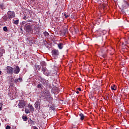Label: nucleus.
Listing matches in <instances>:
<instances>
[{"label": "nucleus", "instance_id": "1", "mask_svg": "<svg viewBox=\"0 0 129 129\" xmlns=\"http://www.w3.org/2000/svg\"><path fill=\"white\" fill-rule=\"evenodd\" d=\"M39 80L44 86H46V87H50V86H51V85L49 83L48 80H46V79L43 78H40Z\"/></svg>", "mask_w": 129, "mask_h": 129}, {"label": "nucleus", "instance_id": "2", "mask_svg": "<svg viewBox=\"0 0 129 129\" xmlns=\"http://www.w3.org/2000/svg\"><path fill=\"white\" fill-rule=\"evenodd\" d=\"M27 107H28L29 109L27 108V107L25 108V112L26 113H30L31 111V112H34L35 108H34V107H33V105L32 104H29Z\"/></svg>", "mask_w": 129, "mask_h": 129}, {"label": "nucleus", "instance_id": "3", "mask_svg": "<svg viewBox=\"0 0 129 129\" xmlns=\"http://www.w3.org/2000/svg\"><path fill=\"white\" fill-rule=\"evenodd\" d=\"M7 14L9 20H12V19L15 18V12L14 11H8Z\"/></svg>", "mask_w": 129, "mask_h": 129}, {"label": "nucleus", "instance_id": "4", "mask_svg": "<svg viewBox=\"0 0 129 129\" xmlns=\"http://www.w3.org/2000/svg\"><path fill=\"white\" fill-rule=\"evenodd\" d=\"M24 30L26 31V32L29 33L32 31V26L28 24H26L24 26Z\"/></svg>", "mask_w": 129, "mask_h": 129}, {"label": "nucleus", "instance_id": "5", "mask_svg": "<svg viewBox=\"0 0 129 129\" xmlns=\"http://www.w3.org/2000/svg\"><path fill=\"white\" fill-rule=\"evenodd\" d=\"M51 54L53 57H54V58H56L57 57V56H59V54H60V53L59 52V50L57 49H53L51 51Z\"/></svg>", "mask_w": 129, "mask_h": 129}, {"label": "nucleus", "instance_id": "6", "mask_svg": "<svg viewBox=\"0 0 129 129\" xmlns=\"http://www.w3.org/2000/svg\"><path fill=\"white\" fill-rule=\"evenodd\" d=\"M6 71L8 74H13V73H14V68L10 66H7Z\"/></svg>", "mask_w": 129, "mask_h": 129}, {"label": "nucleus", "instance_id": "7", "mask_svg": "<svg viewBox=\"0 0 129 129\" xmlns=\"http://www.w3.org/2000/svg\"><path fill=\"white\" fill-rule=\"evenodd\" d=\"M40 105H41V100H37L36 102H35L34 104L35 108L37 110H40Z\"/></svg>", "mask_w": 129, "mask_h": 129}, {"label": "nucleus", "instance_id": "8", "mask_svg": "<svg viewBox=\"0 0 129 129\" xmlns=\"http://www.w3.org/2000/svg\"><path fill=\"white\" fill-rule=\"evenodd\" d=\"M26 106V103L24 100H21L18 103V107L19 108H24Z\"/></svg>", "mask_w": 129, "mask_h": 129}, {"label": "nucleus", "instance_id": "9", "mask_svg": "<svg viewBox=\"0 0 129 129\" xmlns=\"http://www.w3.org/2000/svg\"><path fill=\"white\" fill-rule=\"evenodd\" d=\"M14 70V71H13V73H14V74H19V73L20 71V67L19 66H17Z\"/></svg>", "mask_w": 129, "mask_h": 129}, {"label": "nucleus", "instance_id": "10", "mask_svg": "<svg viewBox=\"0 0 129 129\" xmlns=\"http://www.w3.org/2000/svg\"><path fill=\"white\" fill-rule=\"evenodd\" d=\"M118 107L119 109H120V110H123V109H124V106L122 103L119 104Z\"/></svg>", "mask_w": 129, "mask_h": 129}, {"label": "nucleus", "instance_id": "11", "mask_svg": "<svg viewBox=\"0 0 129 129\" xmlns=\"http://www.w3.org/2000/svg\"><path fill=\"white\" fill-rule=\"evenodd\" d=\"M28 124H30V125H34L35 121L32 120V119L29 118V119L28 120Z\"/></svg>", "mask_w": 129, "mask_h": 129}, {"label": "nucleus", "instance_id": "12", "mask_svg": "<svg viewBox=\"0 0 129 129\" xmlns=\"http://www.w3.org/2000/svg\"><path fill=\"white\" fill-rule=\"evenodd\" d=\"M58 48L60 50H61V49H63V47L64 46V44L62 43H59L57 44Z\"/></svg>", "mask_w": 129, "mask_h": 129}, {"label": "nucleus", "instance_id": "13", "mask_svg": "<svg viewBox=\"0 0 129 129\" xmlns=\"http://www.w3.org/2000/svg\"><path fill=\"white\" fill-rule=\"evenodd\" d=\"M15 94H16L15 92H9L8 93V95H9L10 97H14V96H15Z\"/></svg>", "mask_w": 129, "mask_h": 129}, {"label": "nucleus", "instance_id": "14", "mask_svg": "<svg viewBox=\"0 0 129 129\" xmlns=\"http://www.w3.org/2000/svg\"><path fill=\"white\" fill-rule=\"evenodd\" d=\"M22 80H23V79H22V78H19L18 79H16L15 80V82L16 83H20V82H22Z\"/></svg>", "mask_w": 129, "mask_h": 129}, {"label": "nucleus", "instance_id": "15", "mask_svg": "<svg viewBox=\"0 0 129 129\" xmlns=\"http://www.w3.org/2000/svg\"><path fill=\"white\" fill-rule=\"evenodd\" d=\"M47 101H48V102H52L53 101V98H52L51 96H49L46 98Z\"/></svg>", "mask_w": 129, "mask_h": 129}, {"label": "nucleus", "instance_id": "16", "mask_svg": "<svg viewBox=\"0 0 129 129\" xmlns=\"http://www.w3.org/2000/svg\"><path fill=\"white\" fill-rule=\"evenodd\" d=\"M5 49H0V57H2V56H3V54L5 53Z\"/></svg>", "mask_w": 129, "mask_h": 129}, {"label": "nucleus", "instance_id": "17", "mask_svg": "<svg viewBox=\"0 0 129 129\" xmlns=\"http://www.w3.org/2000/svg\"><path fill=\"white\" fill-rule=\"evenodd\" d=\"M0 8L2 9V10H5L6 9V6L4 4H0Z\"/></svg>", "mask_w": 129, "mask_h": 129}, {"label": "nucleus", "instance_id": "18", "mask_svg": "<svg viewBox=\"0 0 129 129\" xmlns=\"http://www.w3.org/2000/svg\"><path fill=\"white\" fill-rule=\"evenodd\" d=\"M43 87H44L43 86V85H42L41 84H38L37 85V88H39V89H43Z\"/></svg>", "mask_w": 129, "mask_h": 129}, {"label": "nucleus", "instance_id": "19", "mask_svg": "<svg viewBox=\"0 0 129 129\" xmlns=\"http://www.w3.org/2000/svg\"><path fill=\"white\" fill-rule=\"evenodd\" d=\"M43 35L46 38H48V37H49V33L47 31L43 32Z\"/></svg>", "mask_w": 129, "mask_h": 129}, {"label": "nucleus", "instance_id": "20", "mask_svg": "<svg viewBox=\"0 0 129 129\" xmlns=\"http://www.w3.org/2000/svg\"><path fill=\"white\" fill-rule=\"evenodd\" d=\"M3 19L5 22H7L8 21V19H9V16H4L3 17Z\"/></svg>", "mask_w": 129, "mask_h": 129}, {"label": "nucleus", "instance_id": "21", "mask_svg": "<svg viewBox=\"0 0 129 129\" xmlns=\"http://www.w3.org/2000/svg\"><path fill=\"white\" fill-rule=\"evenodd\" d=\"M80 116V119H81L82 120H83V119H84V115H83V114H82V113H81L79 114Z\"/></svg>", "mask_w": 129, "mask_h": 129}, {"label": "nucleus", "instance_id": "22", "mask_svg": "<svg viewBox=\"0 0 129 129\" xmlns=\"http://www.w3.org/2000/svg\"><path fill=\"white\" fill-rule=\"evenodd\" d=\"M40 64L42 67H45L46 66V62H45V61H41Z\"/></svg>", "mask_w": 129, "mask_h": 129}, {"label": "nucleus", "instance_id": "23", "mask_svg": "<svg viewBox=\"0 0 129 129\" xmlns=\"http://www.w3.org/2000/svg\"><path fill=\"white\" fill-rule=\"evenodd\" d=\"M43 74H44L45 75H46V76H48L49 75H50V72H49V71H48L47 70V71H45Z\"/></svg>", "mask_w": 129, "mask_h": 129}, {"label": "nucleus", "instance_id": "24", "mask_svg": "<svg viewBox=\"0 0 129 129\" xmlns=\"http://www.w3.org/2000/svg\"><path fill=\"white\" fill-rule=\"evenodd\" d=\"M42 71L43 73L44 74L45 71H47V69H46V68L45 67H43L42 68Z\"/></svg>", "mask_w": 129, "mask_h": 129}, {"label": "nucleus", "instance_id": "25", "mask_svg": "<svg viewBox=\"0 0 129 129\" xmlns=\"http://www.w3.org/2000/svg\"><path fill=\"white\" fill-rule=\"evenodd\" d=\"M22 118L24 121H27V120H28V117H27V116H23Z\"/></svg>", "mask_w": 129, "mask_h": 129}, {"label": "nucleus", "instance_id": "26", "mask_svg": "<svg viewBox=\"0 0 129 129\" xmlns=\"http://www.w3.org/2000/svg\"><path fill=\"white\" fill-rule=\"evenodd\" d=\"M3 31H4V32H8V31H9V30H8V27L7 26L4 27Z\"/></svg>", "mask_w": 129, "mask_h": 129}, {"label": "nucleus", "instance_id": "27", "mask_svg": "<svg viewBox=\"0 0 129 129\" xmlns=\"http://www.w3.org/2000/svg\"><path fill=\"white\" fill-rule=\"evenodd\" d=\"M45 95H46V96H50V93L49 91H47L45 92Z\"/></svg>", "mask_w": 129, "mask_h": 129}, {"label": "nucleus", "instance_id": "28", "mask_svg": "<svg viewBox=\"0 0 129 129\" xmlns=\"http://www.w3.org/2000/svg\"><path fill=\"white\" fill-rule=\"evenodd\" d=\"M111 89L112 90H115L116 89V88L115 87V85H113V86H111Z\"/></svg>", "mask_w": 129, "mask_h": 129}, {"label": "nucleus", "instance_id": "29", "mask_svg": "<svg viewBox=\"0 0 129 129\" xmlns=\"http://www.w3.org/2000/svg\"><path fill=\"white\" fill-rule=\"evenodd\" d=\"M14 24H15V25H19V20H17L14 21Z\"/></svg>", "mask_w": 129, "mask_h": 129}, {"label": "nucleus", "instance_id": "30", "mask_svg": "<svg viewBox=\"0 0 129 129\" xmlns=\"http://www.w3.org/2000/svg\"><path fill=\"white\" fill-rule=\"evenodd\" d=\"M116 102L118 103H120L121 102V100H120V98H118L117 99H116Z\"/></svg>", "mask_w": 129, "mask_h": 129}, {"label": "nucleus", "instance_id": "31", "mask_svg": "<svg viewBox=\"0 0 129 129\" xmlns=\"http://www.w3.org/2000/svg\"><path fill=\"white\" fill-rule=\"evenodd\" d=\"M36 69H38V70L39 71H40V70H41V66H36Z\"/></svg>", "mask_w": 129, "mask_h": 129}, {"label": "nucleus", "instance_id": "32", "mask_svg": "<svg viewBox=\"0 0 129 129\" xmlns=\"http://www.w3.org/2000/svg\"><path fill=\"white\" fill-rule=\"evenodd\" d=\"M67 34H68V30L65 29L64 30V34L66 35Z\"/></svg>", "mask_w": 129, "mask_h": 129}, {"label": "nucleus", "instance_id": "33", "mask_svg": "<svg viewBox=\"0 0 129 129\" xmlns=\"http://www.w3.org/2000/svg\"><path fill=\"white\" fill-rule=\"evenodd\" d=\"M64 16L66 19H67V18H69V15H67L66 14H64Z\"/></svg>", "mask_w": 129, "mask_h": 129}, {"label": "nucleus", "instance_id": "34", "mask_svg": "<svg viewBox=\"0 0 129 129\" xmlns=\"http://www.w3.org/2000/svg\"><path fill=\"white\" fill-rule=\"evenodd\" d=\"M6 128V129H10V128H11V127H10V125H7Z\"/></svg>", "mask_w": 129, "mask_h": 129}, {"label": "nucleus", "instance_id": "35", "mask_svg": "<svg viewBox=\"0 0 129 129\" xmlns=\"http://www.w3.org/2000/svg\"><path fill=\"white\" fill-rule=\"evenodd\" d=\"M75 32L76 34H77V33H78V30L77 29H75Z\"/></svg>", "mask_w": 129, "mask_h": 129}, {"label": "nucleus", "instance_id": "36", "mask_svg": "<svg viewBox=\"0 0 129 129\" xmlns=\"http://www.w3.org/2000/svg\"><path fill=\"white\" fill-rule=\"evenodd\" d=\"M23 19L24 20H27V16H25L23 17Z\"/></svg>", "mask_w": 129, "mask_h": 129}, {"label": "nucleus", "instance_id": "37", "mask_svg": "<svg viewBox=\"0 0 129 129\" xmlns=\"http://www.w3.org/2000/svg\"><path fill=\"white\" fill-rule=\"evenodd\" d=\"M28 22H33L32 20H28L27 21L26 23H28Z\"/></svg>", "mask_w": 129, "mask_h": 129}, {"label": "nucleus", "instance_id": "38", "mask_svg": "<svg viewBox=\"0 0 129 129\" xmlns=\"http://www.w3.org/2000/svg\"><path fill=\"white\" fill-rule=\"evenodd\" d=\"M77 90H79V91H81V88H78L77 89Z\"/></svg>", "mask_w": 129, "mask_h": 129}, {"label": "nucleus", "instance_id": "39", "mask_svg": "<svg viewBox=\"0 0 129 129\" xmlns=\"http://www.w3.org/2000/svg\"><path fill=\"white\" fill-rule=\"evenodd\" d=\"M0 107L2 108L3 107V103L0 104Z\"/></svg>", "mask_w": 129, "mask_h": 129}, {"label": "nucleus", "instance_id": "40", "mask_svg": "<svg viewBox=\"0 0 129 129\" xmlns=\"http://www.w3.org/2000/svg\"><path fill=\"white\" fill-rule=\"evenodd\" d=\"M24 24H26V22L25 21L22 22V24L24 25Z\"/></svg>", "mask_w": 129, "mask_h": 129}, {"label": "nucleus", "instance_id": "41", "mask_svg": "<svg viewBox=\"0 0 129 129\" xmlns=\"http://www.w3.org/2000/svg\"><path fill=\"white\" fill-rule=\"evenodd\" d=\"M126 90H127V91L129 92V89H128V88H126Z\"/></svg>", "mask_w": 129, "mask_h": 129}, {"label": "nucleus", "instance_id": "42", "mask_svg": "<svg viewBox=\"0 0 129 129\" xmlns=\"http://www.w3.org/2000/svg\"><path fill=\"white\" fill-rule=\"evenodd\" d=\"M76 93H77V94H79V91H77V92H76Z\"/></svg>", "mask_w": 129, "mask_h": 129}, {"label": "nucleus", "instance_id": "43", "mask_svg": "<svg viewBox=\"0 0 129 129\" xmlns=\"http://www.w3.org/2000/svg\"><path fill=\"white\" fill-rule=\"evenodd\" d=\"M100 34H101V35H103V33H102V32H101Z\"/></svg>", "mask_w": 129, "mask_h": 129}, {"label": "nucleus", "instance_id": "44", "mask_svg": "<svg viewBox=\"0 0 129 129\" xmlns=\"http://www.w3.org/2000/svg\"><path fill=\"white\" fill-rule=\"evenodd\" d=\"M32 2H35L36 0H31Z\"/></svg>", "mask_w": 129, "mask_h": 129}, {"label": "nucleus", "instance_id": "45", "mask_svg": "<svg viewBox=\"0 0 129 129\" xmlns=\"http://www.w3.org/2000/svg\"><path fill=\"white\" fill-rule=\"evenodd\" d=\"M2 75V72L0 71V75Z\"/></svg>", "mask_w": 129, "mask_h": 129}, {"label": "nucleus", "instance_id": "46", "mask_svg": "<svg viewBox=\"0 0 129 129\" xmlns=\"http://www.w3.org/2000/svg\"><path fill=\"white\" fill-rule=\"evenodd\" d=\"M2 110V107H0V111Z\"/></svg>", "mask_w": 129, "mask_h": 129}, {"label": "nucleus", "instance_id": "47", "mask_svg": "<svg viewBox=\"0 0 129 129\" xmlns=\"http://www.w3.org/2000/svg\"><path fill=\"white\" fill-rule=\"evenodd\" d=\"M34 129H38V128H37V127H35Z\"/></svg>", "mask_w": 129, "mask_h": 129}, {"label": "nucleus", "instance_id": "48", "mask_svg": "<svg viewBox=\"0 0 129 129\" xmlns=\"http://www.w3.org/2000/svg\"><path fill=\"white\" fill-rule=\"evenodd\" d=\"M103 57L104 58H105V55H103Z\"/></svg>", "mask_w": 129, "mask_h": 129}, {"label": "nucleus", "instance_id": "49", "mask_svg": "<svg viewBox=\"0 0 129 129\" xmlns=\"http://www.w3.org/2000/svg\"><path fill=\"white\" fill-rule=\"evenodd\" d=\"M20 29H21V30H23V29L22 28H21Z\"/></svg>", "mask_w": 129, "mask_h": 129}, {"label": "nucleus", "instance_id": "50", "mask_svg": "<svg viewBox=\"0 0 129 129\" xmlns=\"http://www.w3.org/2000/svg\"><path fill=\"white\" fill-rule=\"evenodd\" d=\"M1 125H2V124L0 123V126H1Z\"/></svg>", "mask_w": 129, "mask_h": 129}]
</instances>
